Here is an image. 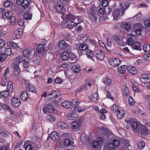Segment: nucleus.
Returning a JSON list of instances; mask_svg holds the SVG:
<instances>
[{
  "label": "nucleus",
  "instance_id": "obj_41",
  "mask_svg": "<svg viewBox=\"0 0 150 150\" xmlns=\"http://www.w3.org/2000/svg\"><path fill=\"white\" fill-rule=\"evenodd\" d=\"M71 69L75 73L78 72L80 70L79 66L77 64L73 66Z\"/></svg>",
  "mask_w": 150,
  "mask_h": 150
},
{
  "label": "nucleus",
  "instance_id": "obj_1",
  "mask_svg": "<svg viewBox=\"0 0 150 150\" xmlns=\"http://www.w3.org/2000/svg\"><path fill=\"white\" fill-rule=\"evenodd\" d=\"M75 19V17L71 13H69L67 16L66 19L67 21L65 23V25L70 29L73 28V27H76L78 25L74 23L73 21Z\"/></svg>",
  "mask_w": 150,
  "mask_h": 150
},
{
  "label": "nucleus",
  "instance_id": "obj_10",
  "mask_svg": "<svg viewBox=\"0 0 150 150\" xmlns=\"http://www.w3.org/2000/svg\"><path fill=\"white\" fill-rule=\"evenodd\" d=\"M22 30L21 28H19L16 30L13 34L14 39L19 38L22 34Z\"/></svg>",
  "mask_w": 150,
  "mask_h": 150
},
{
  "label": "nucleus",
  "instance_id": "obj_8",
  "mask_svg": "<svg viewBox=\"0 0 150 150\" xmlns=\"http://www.w3.org/2000/svg\"><path fill=\"white\" fill-rule=\"evenodd\" d=\"M90 11L91 13L90 16V19L92 22L96 23L97 21L98 14L96 13L95 11L92 8L90 9Z\"/></svg>",
  "mask_w": 150,
  "mask_h": 150
},
{
  "label": "nucleus",
  "instance_id": "obj_37",
  "mask_svg": "<svg viewBox=\"0 0 150 150\" xmlns=\"http://www.w3.org/2000/svg\"><path fill=\"white\" fill-rule=\"evenodd\" d=\"M1 96L5 98H7L9 96V93L8 91L6 90L1 92L0 93Z\"/></svg>",
  "mask_w": 150,
  "mask_h": 150
},
{
  "label": "nucleus",
  "instance_id": "obj_61",
  "mask_svg": "<svg viewBox=\"0 0 150 150\" xmlns=\"http://www.w3.org/2000/svg\"><path fill=\"white\" fill-rule=\"evenodd\" d=\"M138 146L140 148H143L145 146L144 142L141 140H140L138 144Z\"/></svg>",
  "mask_w": 150,
  "mask_h": 150
},
{
  "label": "nucleus",
  "instance_id": "obj_18",
  "mask_svg": "<svg viewBox=\"0 0 150 150\" xmlns=\"http://www.w3.org/2000/svg\"><path fill=\"white\" fill-rule=\"evenodd\" d=\"M28 95L27 91H22L21 94V99L23 101L26 100L28 98Z\"/></svg>",
  "mask_w": 150,
  "mask_h": 150
},
{
  "label": "nucleus",
  "instance_id": "obj_59",
  "mask_svg": "<svg viewBox=\"0 0 150 150\" xmlns=\"http://www.w3.org/2000/svg\"><path fill=\"white\" fill-rule=\"evenodd\" d=\"M29 6H26L25 7H23V11L24 13H30V8Z\"/></svg>",
  "mask_w": 150,
  "mask_h": 150
},
{
  "label": "nucleus",
  "instance_id": "obj_19",
  "mask_svg": "<svg viewBox=\"0 0 150 150\" xmlns=\"http://www.w3.org/2000/svg\"><path fill=\"white\" fill-rule=\"evenodd\" d=\"M69 57V53L67 52L62 53L61 55V58L62 60L64 61H66L68 60Z\"/></svg>",
  "mask_w": 150,
  "mask_h": 150
},
{
  "label": "nucleus",
  "instance_id": "obj_40",
  "mask_svg": "<svg viewBox=\"0 0 150 150\" xmlns=\"http://www.w3.org/2000/svg\"><path fill=\"white\" fill-rule=\"evenodd\" d=\"M88 48V46L85 44H82L80 45L79 47V49L83 51L84 53Z\"/></svg>",
  "mask_w": 150,
  "mask_h": 150
},
{
  "label": "nucleus",
  "instance_id": "obj_16",
  "mask_svg": "<svg viewBox=\"0 0 150 150\" xmlns=\"http://www.w3.org/2000/svg\"><path fill=\"white\" fill-rule=\"evenodd\" d=\"M57 125L58 128L61 129H64L67 127V124L64 122H59Z\"/></svg>",
  "mask_w": 150,
  "mask_h": 150
},
{
  "label": "nucleus",
  "instance_id": "obj_28",
  "mask_svg": "<svg viewBox=\"0 0 150 150\" xmlns=\"http://www.w3.org/2000/svg\"><path fill=\"white\" fill-rule=\"evenodd\" d=\"M64 144L66 146H73L74 142L71 141L68 139H66L64 140Z\"/></svg>",
  "mask_w": 150,
  "mask_h": 150
},
{
  "label": "nucleus",
  "instance_id": "obj_36",
  "mask_svg": "<svg viewBox=\"0 0 150 150\" xmlns=\"http://www.w3.org/2000/svg\"><path fill=\"white\" fill-rule=\"evenodd\" d=\"M62 105L65 108H69L70 107L71 103L70 101H64L62 103Z\"/></svg>",
  "mask_w": 150,
  "mask_h": 150
},
{
  "label": "nucleus",
  "instance_id": "obj_25",
  "mask_svg": "<svg viewBox=\"0 0 150 150\" xmlns=\"http://www.w3.org/2000/svg\"><path fill=\"white\" fill-rule=\"evenodd\" d=\"M7 44L10 47H13L15 49H17L18 48V46L17 44L13 42L8 41L7 43Z\"/></svg>",
  "mask_w": 150,
  "mask_h": 150
},
{
  "label": "nucleus",
  "instance_id": "obj_7",
  "mask_svg": "<svg viewBox=\"0 0 150 150\" xmlns=\"http://www.w3.org/2000/svg\"><path fill=\"white\" fill-rule=\"evenodd\" d=\"M110 64L113 67L118 66L121 62V61L119 58H111L109 61Z\"/></svg>",
  "mask_w": 150,
  "mask_h": 150
},
{
  "label": "nucleus",
  "instance_id": "obj_45",
  "mask_svg": "<svg viewBox=\"0 0 150 150\" xmlns=\"http://www.w3.org/2000/svg\"><path fill=\"white\" fill-rule=\"evenodd\" d=\"M141 77L143 79H150V74L148 73H144L141 75Z\"/></svg>",
  "mask_w": 150,
  "mask_h": 150
},
{
  "label": "nucleus",
  "instance_id": "obj_43",
  "mask_svg": "<svg viewBox=\"0 0 150 150\" xmlns=\"http://www.w3.org/2000/svg\"><path fill=\"white\" fill-rule=\"evenodd\" d=\"M79 100L77 99H73L71 100V105L73 106H77L79 103Z\"/></svg>",
  "mask_w": 150,
  "mask_h": 150
},
{
  "label": "nucleus",
  "instance_id": "obj_62",
  "mask_svg": "<svg viewBox=\"0 0 150 150\" xmlns=\"http://www.w3.org/2000/svg\"><path fill=\"white\" fill-rule=\"evenodd\" d=\"M68 60L69 61V62L70 63H73L76 62V57H69V58Z\"/></svg>",
  "mask_w": 150,
  "mask_h": 150
},
{
  "label": "nucleus",
  "instance_id": "obj_11",
  "mask_svg": "<svg viewBox=\"0 0 150 150\" xmlns=\"http://www.w3.org/2000/svg\"><path fill=\"white\" fill-rule=\"evenodd\" d=\"M11 103L13 106L17 107L19 106L21 102L19 98L16 97H13L11 100Z\"/></svg>",
  "mask_w": 150,
  "mask_h": 150
},
{
  "label": "nucleus",
  "instance_id": "obj_22",
  "mask_svg": "<svg viewBox=\"0 0 150 150\" xmlns=\"http://www.w3.org/2000/svg\"><path fill=\"white\" fill-rule=\"evenodd\" d=\"M122 93L124 96L126 97H128L129 95V92L128 88L126 86H123L122 90Z\"/></svg>",
  "mask_w": 150,
  "mask_h": 150
},
{
  "label": "nucleus",
  "instance_id": "obj_31",
  "mask_svg": "<svg viewBox=\"0 0 150 150\" xmlns=\"http://www.w3.org/2000/svg\"><path fill=\"white\" fill-rule=\"evenodd\" d=\"M22 54L24 57H27L30 55L31 51L30 50L27 49L23 51Z\"/></svg>",
  "mask_w": 150,
  "mask_h": 150
},
{
  "label": "nucleus",
  "instance_id": "obj_27",
  "mask_svg": "<svg viewBox=\"0 0 150 150\" xmlns=\"http://www.w3.org/2000/svg\"><path fill=\"white\" fill-rule=\"evenodd\" d=\"M87 55V57L93 60V53L91 51L88 50V49L86 50L84 52Z\"/></svg>",
  "mask_w": 150,
  "mask_h": 150
},
{
  "label": "nucleus",
  "instance_id": "obj_42",
  "mask_svg": "<svg viewBox=\"0 0 150 150\" xmlns=\"http://www.w3.org/2000/svg\"><path fill=\"white\" fill-rule=\"evenodd\" d=\"M9 133L6 131L1 132H0V138L2 139L4 137H6L9 135Z\"/></svg>",
  "mask_w": 150,
  "mask_h": 150
},
{
  "label": "nucleus",
  "instance_id": "obj_46",
  "mask_svg": "<svg viewBox=\"0 0 150 150\" xmlns=\"http://www.w3.org/2000/svg\"><path fill=\"white\" fill-rule=\"evenodd\" d=\"M6 10L3 8L0 9V17L2 18H3L5 16Z\"/></svg>",
  "mask_w": 150,
  "mask_h": 150
},
{
  "label": "nucleus",
  "instance_id": "obj_20",
  "mask_svg": "<svg viewBox=\"0 0 150 150\" xmlns=\"http://www.w3.org/2000/svg\"><path fill=\"white\" fill-rule=\"evenodd\" d=\"M127 69V66L124 65L123 66H120L118 68V71L120 74H122L124 73Z\"/></svg>",
  "mask_w": 150,
  "mask_h": 150
},
{
  "label": "nucleus",
  "instance_id": "obj_44",
  "mask_svg": "<svg viewBox=\"0 0 150 150\" xmlns=\"http://www.w3.org/2000/svg\"><path fill=\"white\" fill-rule=\"evenodd\" d=\"M57 96V94L56 91L52 92L50 94L48 95L49 98H50V99H53Z\"/></svg>",
  "mask_w": 150,
  "mask_h": 150
},
{
  "label": "nucleus",
  "instance_id": "obj_47",
  "mask_svg": "<svg viewBox=\"0 0 150 150\" xmlns=\"http://www.w3.org/2000/svg\"><path fill=\"white\" fill-rule=\"evenodd\" d=\"M72 111L73 112H77L81 111L80 107L78 105L77 106H73V108H71Z\"/></svg>",
  "mask_w": 150,
  "mask_h": 150
},
{
  "label": "nucleus",
  "instance_id": "obj_64",
  "mask_svg": "<svg viewBox=\"0 0 150 150\" xmlns=\"http://www.w3.org/2000/svg\"><path fill=\"white\" fill-rule=\"evenodd\" d=\"M144 25L145 27H148L150 25V20H146L145 21Z\"/></svg>",
  "mask_w": 150,
  "mask_h": 150
},
{
  "label": "nucleus",
  "instance_id": "obj_6",
  "mask_svg": "<svg viewBox=\"0 0 150 150\" xmlns=\"http://www.w3.org/2000/svg\"><path fill=\"white\" fill-rule=\"evenodd\" d=\"M94 54L99 60H103L104 57V54L103 52L97 49H96L94 52Z\"/></svg>",
  "mask_w": 150,
  "mask_h": 150
},
{
  "label": "nucleus",
  "instance_id": "obj_55",
  "mask_svg": "<svg viewBox=\"0 0 150 150\" xmlns=\"http://www.w3.org/2000/svg\"><path fill=\"white\" fill-rule=\"evenodd\" d=\"M47 106L49 112H53L54 111V108L53 105H49Z\"/></svg>",
  "mask_w": 150,
  "mask_h": 150
},
{
  "label": "nucleus",
  "instance_id": "obj_26",
  "mask_svg": "<svg viewBox=\"0 0 150 150\" xmlns=\"http://www.w3.org/2000/svg\"><path fill=\"white\" fill-rule=\"evenodd\" d=\"M32 14L30 13H24L23 16V18L26 20H30L32 18Z\"/></svg>",
  "mask_w": 150,
  "mask_h": 150
},
{
  "label": "nucleus",
  "instance_id": "obj_39",
  "mask_svg": "<svg viewBox=\"0 0 150 150\" xmlns=\"http://www.w3.org/2000/svg\"><path fill=\"white\" fill-rule=\"evenodd\" d=\"M12 84V83L11 81H9L8 82L6 90L9 92L12 91L13 90V88Z\"/></svg>",
  "mask_w": 150,
  "mask_h": 150
},
{
  "label": "nucleus",
  "instance_id": "obj_5",
  "mask_svg": "<svg viewBox=\"0 0 150 150\" xmlns=\"http://www.w3.org/2000/svg\"><path fill=\"white\" fill-rule=\"evenodd\" d=\"M138 130L139 131L137 133L141 135H148L149 132V130L144 125H141Z\"/></svg>",
  "mask_w": 150,
  "mask_h": 150
},
{
  "label": "nucleus",
  "instance_id": "obj_54",
  "mask_svg": "<svg viewBox=\"0 0 150 150\" xmlns=\"http://www.w3.org/2000/svg\"><path fill=\"white\" fill-rule=\"evenodd\" d=\"M30 0H23V2L22 4L23 7H25L26 6H29L30 4Z\"/></svg>",
  "mask_w": 150,
  "mask_h": 150
},
{
  "label": "nucleus",
  "instance_id": "obj_23",
  "mask_svg": "<svg viewBox=\"0 0 150 150\" xmlns=\"http://www.w3.org/2000/svg\"><path fill=\"white\" fill-rule=\"evenodd\" d=\"M67 45V44L63 40H61L59 42L58 44V46L62 50H64L66 49Z\"/></svg>",
  "mask_w": 150,
  "mask_h": 150
},
{
  "label": "nucleus",
  "instance_id": "obj_14",
  "mask_svg": "<svg viewBox=\"0 0 150 150\" xmlns=\"http://www.w3.org/2000/svg\"><path fill=\"white\" fill-rule=\"evenodd\" d=\"M71 125L72 128L79 129L81 127V122L79 121H74L72 122Z\"/></svg>",
  "mask_w": 150,
  "mask_h": 150
},
{
  "label": "nucleus",
  "instance_id": "obj_35",
  "mask_svg": "<svg viewBox=\"0 0 150 150\" xmlns=\"http://www.w3.org/2000/svg\"><path fill=\"white\" fill-rule=\"evenodd\" d=\"M127 71L133 75L137 73V71L135 68L133 67L127 68Z\"/></svg>",
  "mask_w": 150,
  "mask_h": 150
},
{
  "label": "nucleus",
  "instance_id": "obj_60",
  "mask_svg": "<svg viewBox=\"0 0 150 150\" xmlns=\"http://www.w3.org/2000/svg\"><path fill=\"white\" fill-rule=\"evenodd\" d=\"M12 4V2L11 1L7 0L4 3V6L6 8H8Z\"/></svg>",
  "mask_w": 150,
  "mask_h": 150
},
{
  "label": "nucleus",
  "instance_id": "obj_53",
  "mask_svg": "<svg viewBox=\"0 0 150 150\" xmlns=\"http://www.w3.org/2000/svg\"><path fill=\"white\" fill-rule=\"evenodd\" d=\"M144 51L149 52L150 51V46L148 44L145 45L143 47Z\"/></svg>",
  "mask_w": 150,
  "mask_h": 150
},
{
  "label": "nucleus",
  "instance_id": "obj_49",
  "mask_svg": "<svg viewBox=\"0 0 150 150\" xmlns=\"http://www.w3.org/2000/svg\"><path fill=\"white\" fill-rule=\"evenodd\" d=\"M86 41L90 44L92 45L95 47H96L95 42L93 40L88 38L86 40Z\"/></svg>",
  "mask_w": 150,
  "mask_h": 150
},
{
  "label": "nucleus",
  "instance_id": "obj_30",
  "mask_svg": "<svg viewBox=\"0 0 150 150\" xmlns=\"http://www.w3.org/2000/svg\"><path fill=\"white\" fill-rule=\"evenodd\" d=\"M140 44L138 42H135L132 45V47L134 49L140 50Z\"/></svg>",
  "mask_w": 150,
  "mask_h": 150
},
{
  "label": "nucleus",
  "instance_id": "obj_50",
  "mask_svg": "<svg viewBox=\"0 0 150 150\" xmlns=\"http://www.w3.org/2000/svg\"><path fill=\"white\" fill-rule=\"evenodd\" d=\"M7 56L5 54H0V61L1 62H3L7 58Z\"/></svg>",
  "mask_w": 150,
  "mask_h": 150
},
{
  "label": "nucleus",
  "instance_id": "obj_48",
  "mask_svg": "<svg viewBox=\"0 0 150 150\" xmlns=\"http://www.w3.org/2000/svg\"><path fill=\"white\" fill-rule=\"evenodd\" d=\"M129 103L130 105L133 106L134 104V101L131 96H130L128 100Z\"/></svg>",
  "mask_w": 150,
  "mask_h": 150
},
{
  "label": "nucleus",
  "instance_id": "obj_17",
  "mask_svg": "<svg viewBox=\"0 0 150 150\" xmlns=\"http://www.w3.org/2000/svg\"><path fill=\"white\" fill-rule=\"evenodd\" d=\"M25 87L26 90L28 91L34 93H35L36 92L35 88L32 85L30 84H27L26 85Z\"/></svg>",
  "mask_w": 150,
  "mask_h": 150
},
{
  "label": "nucleus",
  "instance_id": "obj_4",
  "mask_svg": "<svg viewBox=\"0 0 150 150\" xmlns=\"http://www.w3.org/2000/svg\"><path fill=\"white\" fill-rule=\"evenodd\" d=\"M124 12L123 8L117 9L115 11L113 14L114 19L115 20H117L120 18Z\"/></svg>",
  "mask_w": 150,
  "mask_h": 150
},
{
  "label": "nucleus",
  "instance_id": "obj_33",
  "mask_svg": "<svg viewBox=\"0 0 150 150\" xmlns=\"http://www.w3.org/2000/svg\"><path fill=\"white\" fill-rule=\"evenodd\" d=\"M130 82L132 84V86L134 90L136 91H137V90H139L137 87L138 85V83L133 79L131 80ZM137 92L138 91H137Z\"/></svg>",
  "mask_w": 150,
  "mask_h": 150
},
{
  "label": "nucleus",
  "instance_id": "obj_21",
  "mask_svg": "<svg viewBox=\"0 0 150 150\" xmlns=\"http://www.w3.org/2000/svg\"><path fill=\"white\" fill-rule=\"evenodd\" d=\"M25 59L21 56H19L16 57L14 59L15 64H19L22 62L24 61Z\"/></svg>",
  "mask_w": 150,
  "mask_h": 150
},
{
  "label": "nucleus",
  "instance_id": "obj_15",
  "mask_svg": "<svg viewBox=\"0 0 150 150\" xmlns=\"http://www.w3.org/2000/svg\"><path fill=\"white\" fill-rule=\"evenodd\" d=\"M50 138L53 141L57 140L59 138V135L58 133L56 131L52 132L50 135Z\"/></svg>",
  "mask_w": 150,
  "mask_h": 150
},
{
  "label": "nucleus",
  "instance_id": "obj_34",
  "mask_svg": "<svg viewBox=\"0 0 150 150\" xmlns=\"http://www.w3.org/2000/svg\"><path fill=\"white\" fill-rule=\"evenodd\" d=\"M103 82L105 85L108 86L111 83L112 80L110 79L105 78L103 79Z\"/></svg>",
  "mask_w": 150,
  "mask_h": 150
},
{
  "label": "nucleus",
  "instance_id": "obj_63",
  "mask_svg": "<svg viewBox=\"0 0 150 150\" xmlns=\"http://www.w3.org/2000/svg\"><path fill=\"white\" fill-rule=\"evenodd\" d=\"M127 42L128 44L130 45H132L134 43L133 40L131 38H129L127 39Z\"/></svg>",
  "mask_w": 150,
  "mask_h": 150
},
{
  "label": "nucleus",
  "instance_id": "obj_29",
  "mask_svg": "<svg viewBox=\"0 0 150 150\" xmlns=\"http://www.w3.org/2000/svg\"><path fill=\"white\" fill-rule=\"evenodd\" d=\"M44 46L43 44H40L38 45L36 49L37 52L38 54H40L44 50Z\"/></svg>",
  "mask_w": 150,
  "mask_h": 150
},
{
  "label": "nucleus",
  "instance_id": "obj_52",
  "mask_svg": "<svg viewBox=\"0 0 150 150\" xmlns=\"http://www.w3.org/2000/svg\"><path fill=\"white\" fill-rule=\"evenodd\" d=\"M11 49L10 48H6L5 49L4 54L10 56L11 53Z\"/></svg>",
  "mask_w": 150,
  "mask_h": 150
},
{
  "label": "nucleus",
  "instance_id": "obj_12",
  "mask_svg": "<svg viewBox=\"0 0 150 150\" xmlns=\"http://www.w3.org/2000/svg\"><path fill=\"white\" fill-rule=\"evenodd\" d=\"M129 146V141L126 139H123L122 141L121 146L122 149L125 150L128 148Z\"/></svg>",
  "mask_w": 150,
  "mask_h": 150
},
{
  "label": "nucleus",
  "instance_id": "obj_32",
  "mask_svg": "<svg viewBox=\"0 0 150 150\" xmlns=\"http://www.w3.org/2000/svg\"><path fill=\"white\" fill-rule=\"evenodd\" d=\"M12 15L13 14L12 12L11 11L9 10L6 12L5 16L8 19L12 18L14 19V17L12 16Z\"/></svg>",
  "mask_w": 150,
  "mask_h": 150
},
{
  "label": "nucleus",
  "instance_id": "obj_38",
  "mask_svg": "<svg viewBox=\"0 0 150 150\" xmlns=\"http://www.w3.org/2000/svg\"><path fill=\"white\" fill-rule=\"evenodd\" d=\"M122 25L124 28L127 30H130L131 29V25L128 23L124 22L123 23Z\"/></svg>",
  "mask_w": 150,
  "mask_h": 150
},
{
  "label": "nucleus",
  "instance_id": "obj_3",
  "mask_svg": "<svg viewBox=\"0 0 150 150\" xmlns=\"http://www.w3.org/2000/svg\"><path fill=\"white\" fill-rule=\"evenodd\" d=\"M13 69H14V77L15 79H18L20 76V73L21 71L18 64H13Z\"/></svg>",
  "mask_w": 150,
  "mask_h": 150
},
{
  "label": "nucleus",
  "instance_id": "obj_9",
  "mask_svg": "<svg viewBox=\"0 0 150 150\" xmlns=\"http://www.w3.org/2000/svg\"><path fill=\"white\" fill-rule=\"evenodd\" d=\"M54 8L56 12L59 13L63 14L65 11L64 7L62 6L61 4H57L54 6Z\"/></svg>",
  "mask_w": 150,
  "mask_h": 150
},
{
  "label": "nucleus",
  "instance_id": "obj_58",
  "mask_svg": "<svg viewBox=\"0 0 150 150\" xmlns=\"http://www.w3.org/2000/svg\"><path fill=\"white\" fill-rule=\"evenodd\" d=\"M142 31L141 27H139L138 28L136 29L135 32L137 35H140L141 34V32Z\"/></svg>",
  "mask_w": 150,
  "mask_h": 150
},
{
  "label": "nucleus",
  "instance_id": "obj_13",
  "mask_svg": "<svg viewBox=\"0 0 150 150\" xmlns=\"http://www.w3.org/2000/svg\"><path fill=\"white\" fill-rule=\"evenodd\" d=\"M103 140L101 138H98L97 140L94 141L92 143L93 146L94 148H96L99 145L102 144Z\"/></svg>",
  "mask_w": 150,
  "mask_h": 150
},
{
  "label": "nucleus",
  "instance_id": "obj_51",
  "mask_svg": "<svg viewBox=\"0 0 150 150\" xmlns=\"http://www.w3.org/2000/svg\"><path fill=\"white\" fill-rule=\"evenodd\" d=\"M123 112L122 110L118 111L117 114V116L118 118H121L123 117L124 115Z\"/></svg>",
  "mask_w": 150,
  "mask_h": 150
},
{
  "label": "nucleus",
  "instance_id": "obj_24",
  "mask_svg": "<svg viewBox=\"0 0 150 150\" xmlns=\"http://www.w3.org/2000/svg\"><path fill=\"white\" fill-rule=\"evenodd\" d=\"M98 93H94L89 98L90 100L95 102H96L98 99Z\"/></svg>",
  "mask_w": 150,
  "mask_h": 150
},
{
  "label": "nucleus",
  "instance_id": "obj_56",
  "mask_svg": "<svg viewBox=\"0 0 150 150\" xmlns=\"http://www.w3.org/2000/svg\"><path fill=\"white\" fill-rule=\"evenodd\" d=\"M113 144L115 147L119 146L120 144L119 140L117 139H114L113 141Z\"/></svg>",
  "mask_w": 150,
  "mask_h": 150
},
{
  "label": "nucleus",
  "instance_id": "obj_57",
  "mask_svg": "<svg viewBox=\"0 0 150 150\" xmlns=\"http://www.w3.org/2000/svg\"><path fill=\"white\" fill-rule=\"evenodd\" d=\"M47 118L49 121L51 122L54 121L56 119V117L53 115L48 116Z\"/></svg>",
  "mask_w": 150,
  "mask_h": 150
},
{
  "label": "nucleus",
  "instance_id": "obj_2",
  "mask_svg": "<svg viewBox=\"0 0 150 150\" xmlns=\"http://www.w3.org/2000/svg\"><path fill=\"white\" fill-rule=\"evenodd\" d=\"M125 121L127 123V124H131V127L133 132L137 133V132L139 131L138 129L140 126V125L139 124H138L136 122H132L131 120L130 119L126 120Z\"/></svg>",
  "mask_w": 150,
  "mask_h": 150
}]
</instances>
